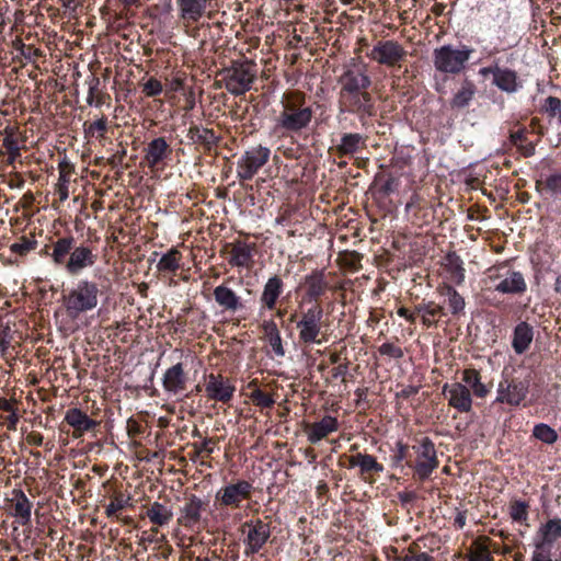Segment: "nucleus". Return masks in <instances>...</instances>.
Masks as SVG:
<instances>
[{
  "instance_id": "nucleus-57",
  "label": "nucleus",
  "mask_w": 561,
  "mask_h": 561,
  "mask_svg": "<svg viewBox=\"0 0 561 561\" xmlns=\"http://www.w3.org/2000/svg\"><path fill=\"white\" fill-rule=\"evenodd\" d=\"M5 425L9 431H16V426L19 423V414L16 409H13L9 412V415L5 416Z\"/></svg>"
},
{
  "instance_id": "nucleus-50",
  "label": "nucleus",
  "mask_w": 561,
  "mask_h": 561,
  "mask_svg": "<svg viewBox=\"0 0 561 561\" xmlns=\"http://www.w3.org/2000/svg\"><path fill=\"white\" fill-rule=\"evenodd\" d=\"M213 440L209 438H205L201 444L194 443L192 446L195 450L196 457H208L213 454L214 448L210 446Z\"/></svg>"
},
{
  "instance_id": "nucleus-10",
  "label": "nucleus",
  "mask_w": 561,
  "mask_h": 561,
  "mask_svg": "<svg viewBox=\"0 0 561 561\" xmlns=\"http://www.w3.org/2000/svg\"><path fill=\"white\" fill-rule=\"evenodd\" d=\"M412 449L415 454V462L409 466L414 468L419 479L425 480L438 467L435 446L430 438L423 437Z\"/></svg>"
},
{
  "instance_id": "nucleus-8",
  "label": "nucleus",
  "mask_w": 561,
  "mask_h": 561,
  "mask_svg": "<svg viewBox=\"0 0 561 561\" xmlns=\"http://www.w3.org/2000/svg\"><path fill=\"white\" fill-rule=\"evenodd\" d=\"M271 150L264 146H255L247 150L237 163V175L242 181H250L270 160Z\"/></svg>"
},
{
  "instance_id": "nucleus-22",
  "label": "nucleus",
  "mask_w": 561,
  "mask_h": 561,
  "mask_svg": "<svg viewBox=\"0 0 561 561\" xmlns=\"http://www.w3.org/2000/svg\"><path fill=\"white\" fill-rule=\"evenodd\" d=\"M172 150L163 137L152 139L145 149V160L150 169H154L162 163Z\"/></svg>"
},
{
  "instance_id": "nucleus-34",
  "label": "nucleus",
  "mask_w": 561,
  "mask_h": 561,
  "mask_svg": "<svg viewBox=\"0 0 561 561\" xmlns=\"http://www.w3.org/2000/svg\"><path fill=\"white\" fill-rule=\"evenodd\" d=\"M539 536L541 540L539 545H541V547L557 541L561 538V519H549L546 524L541 525L539 528Z\"/></svg>"
},
{
  "instance_id": "nucleus-2",
  "label": "nucleus",
  "mask_w": 561,
  "mask_h": 561,
  "mask_svg": "<svg viewBox=\"0 0 561 561\" xmlns=\"http://www.w3.org/2000/svg\"><path fill=\"white\" fill-rule=\"evenodd\" d=\"M340 83L342 102L348 104L352 111L370 112L371 98L366 91L370 79L364 71L347 70L341 76Z\"/></svg>"
},
{
  "instance_id": "nucleus-48",
  "label": "nucleus",
  "mask_w": 561,
  "mask_h": 561,
  "mask_svg": "<svg viewBox=\"0 0 561 561\" xmlns=\"http://www.w3.org/2000/svg\"><path fill=\"white\" fill-rule=\"evenodd\" d=\"M380 355L388 356L390 358L399 359L403 357V351L400 346L393 343H383L378 348Z\"/></svg>"
},
{
  "instance_id": "nucleus-44",
  "label": "nucleus",
  "mask_w": 561,
  "mask_h": 561,
  "mask_svg": "<svg viewBox=\"0 0 561 561\" xmlns=\"http://www.w3.org/2000/svg\"><path fill=\"white\" fill-rule=\"evenodd\" d=\"M399 561H435L434 557L425 551L417 550L414 546H410L403 550L398 558Z\"/></svg>"
},
{
  "instance_id": "nucleus-64",
  "label": "nucleus",
  "mask_w": 561,
  "mask_h": 561,
  "mask_svg": "<svg viewBox=\"0 0 561 561\" xmlns=\"http://www.w3.org/2000/svg\"><path fill=\"white\" fill-rule=\"evenodd\" d=\"M13 409H15V408H14V404L11 401H9L7 399H0V410L5 411V412L9 413Z\"/></svg>"
},
{
  "instance_id": "nucleus-14",
  "label": "nucleus",
  "mask_w": 561,
  "mask_h": 561,
  "mask_svg": "<svg viewBox=\"0 0 561 561\" xmlns=\"http://www.w3.org/2000/svg\"><path fill=\"white\" fill-rule=\"evenodd\" d=\"M443 394L447 398L449 407L461 413H468L472 409V394L462 382H454L443 387Z\"/></svg>"
},
{
  "instance_id": "nucleus-60",
  "label": "nucleus",
  "mask_w": 561,
  "mask_h": 561,
  "mask_svg": "<svg viewBox=\"0 0 561 561\" xmlns=\"http://www.w3.org/2000/svg\"><path fill=\"white\" fill-rule=\"evenodd\" d=\"M263 330L266 335V339L274 336V334H279L276 323L272 320L265 321L263 323Z\"/></svg>"
},
{
  "instance_id": "nucleus-37",
  "label": "nucleus",
  "mask_w": 561,
  "mask_h": 561,
  "mask_svg": "<svg viewBox=\"0 0 561 561\" xmlns=\"http://www.w3.org/2000/svg\"><path fill=\"white\" fill-rule=\"evenodd\" d=\"M73 245V238H60L58 239L53 247V252L50 254L55 264H64L66 256L71 253V249Z\"/></svg>"
},
{
  "instance_id": "nucleus-11",
  "label": "nucleus",
  "mask_w": 561,
  "mask_h": 561,
  "mask_svg": "<svg viewBox=\"0 0 561 561\" xmlns=\"http://www.w3.org/2000/svg\"><path fill=\"white\" fill-rule=\"evenodd\" d=\"M253 486L245 480H238L220 488L215 494V503L221 507L240 508L242 502L252 495Z\"/></svg>"
},
{
  "instance_id": "nucleus-26",
  "label": "nucleus",
  "mask_w": 561,
  "mask_h": 561,
  "mask_svg": "<svg viewBox=\"0 0 561 561\" xmlns=\"http://www.w3.org/2000/svg\"><path fill=\"white\" fill-rule=\"evenodd\" d=\"M527 285L520 272L510 271L503 279L495 285V290L502 294L518 295L526 291Z\"/></svg>"
},
{
  "instance_id": "nucleus-16",
  "label": "nucleus",
  "mask_w": 561,
  "mask_h": 561,
  "mask_svg": "<svg viewBox=\"0 0 561 561\" xmlns=\"http://www.w3.org/2000/svg\"><path fill=\"white\" fill-rule=\"evenodd\" d=\"M209 4L210 0H176L179 18L185 25L197 23Z\"/></svg>"
},
{
  "instance_id": "nucleus-25",
  "label": "nucleus",
  "mask_w": 561,
  "mask_h": 561,
  "mask_svg": "<svg viewBox=\"0 0 561 561\" xmlns=\"http://www.w3.org/2000/svg\"><path fill=\"white\" fill-rule=\"evenodd\" d=\"M65 421L75 430L77 437L96 426V422L78 408L69 409L65 414Z\"/></svg>"
},
{
  "instance_id": "nucleus-63",
  "label": "nucleus",
  "mask_w": 561,
  "mask_h": 561,
  "mask_svg": "<svg viewBox=\"0 0 561 561\" xmlns=\"http://www.w3.org/2000/svg\"><path fill=\"white\" fill-rule=\"evenodd\" d=\"M455 525L458 527V528H463L465 525H466V514L465 512H458L457 515L455 516Z\"/></svg>"
},
{
  "instance_id": "nucleus-13",
  "label": "nucleus",
  "mask_w": 561,
  "mask_h": 561,
  "mask_svg": "<svg viewBox=\"0 0 561 561\" xmlns=\"http://www.w3.org/2000/svg\"><path fill=\"white\" fill-rule=\"evenodd\" d=\"M188 375L182 362L169 367L162 376V388L170 396H180L186 388Z\"/></svg>"
},
{
  "instance_id": "nucleus-62",
  "label": "nucleus",
  "mask_w": 561,
  "mask_h": 561,
  "mask_svg": "<svg viewBox=\"0 0 561 561\" xmlns=\"http://www.w3.org/2000/svg\"><path fill=\"white\" fill-rule=\"evenodd\" d=\"M398 314L400 317H403L405 318L408 321L410 322H414L415 321V316L414 313L410 312L407 308L404 307H401L398 309Z\"/></svg>"
},
{
  "instance_id": "nucleus-39",
  "label": "nucleus",
  "mask_w": 561,
  "mask_h": 561,
  "mask_svg": "<svg viewBox=\"0 0 561 561\" xmlns=\"http://www.w3.org/2000/svg\"><path fill=\"white\" fill-rule=\"evenodd\" d=\"M251 261V250L244 243H237L230 252L229 263L233 266L244 267Z\"/></svg>"
},
{
  "instance_id": "nucleus-19",
  "label": "nucleus",
  "mask_w": 561,
  "mask_h": 561,
  "mask_svg": "<svg viewBox=\"0 0 561 561\" xmlns=\"http://www.w3.org/2000/svg\"><path fill=\"white\" fill-rule=\"evenodd\" d=\"M302 286L306 288L304 301L308 300L318 304L319 298L327 291L329 283L323 271L316 270L305 276Z\"/></svg>"
},
{
  "instance_id": "nucleus-17",
  "label": "nucleus",
  "mask_w": 561,
  "mask_h": 561,
  "mask_svg": "<svg viewBox=\"0 0 561 561\" xmlns=\"http://www.w3.org/2000/svg\"><path fill=\"white\" fill-rule=\"evenodd\" d=\"M33 504L22 490H13L10 514L21 526H27L32 518Z\"/></svg>"
},
{
  "instance_id": "nucleus-3",
  "label": "nucleus",
  "mask_w": 561,
  "mask_h": 561,
  "mask_svg": "<svg viewBox=\"0 0 561 561\" xmlns=\"http://www.w3.org/2000/svg\"><path fill=\"white\" fill-rule=\"evenodd\" d=\"M221 75L226 90L232 95H242L251 89L256 78V64L248 59L233 61Z\"/></svg>"
},
{
  "instance_id": "nucleus-33",
  "label": "nucleus",
  "mask_w": 561,
  "mask_h": 561,
  "mask_svg": "<svg viewBox=\"0 0 561 561\" xmlns=\"http://www.w3.org/2000/svg\"><path fill=\"white\" fill-rule=\"evenodd\" d=\"M476 95V87L471 81H465L450 101L451 108L467 107Z\"/></svg>"
},
{
  "instance_id": "nucleus-9",
  "label": "nucleus",
  "mask_w": 561,
  "mask_h": 561,
  "mask_svg": "<svg viewBox=\"0 0 561 561\" xmlns=\"http://www.w3.org/2000/svg\"><path fill=\"white\" fill-rule=\"evenodd\" d=\"M529 380L519 378H503L497 386L495 402L518 407L527 398Z\"/></svg>"
},
{
  "instance_id": "nucleus-21",
  "label": "nucleus",
  "mask_w": 561,
  "mask_h": 561,
  "mask_svg": "<svg viewBox=\"0 0 561 561\" xmlns=\"http://www.w3.org/2000/svg\"><path fill=\"white\" fill-rule=\"evenodd\" d=\"M96 256L88 247L75 248L68 261L66 262V270L71 275L79 274L82 270L92 266L95 263Z\"/></svg>"
},
{
  "instance_id": "nucleus-41",
  "label": "nucleus",
  "mask_w": 561,
  "mask_h": 561,
  "mask_svg": "<svg viewBox=\"0 0 561 561\" xmlns=\"http://www.w3.org/2000/svg\"><path fill=\"white\" fill-rule=\"evenodd\" d=\"M188 137L193 142L211 145L216 141V136L211 129L193 126L188 129Z\"/></svg>"
},
{
  "instance_id": "nucleus-51",
  "label": "nucleus",
  "mask_w": 561,
  "mask_h": 561,
  "mask_svg": "<svg viewBox=\"0 0 561 561\" xmlns=\"http://www.w3.org/2000/svg\"><path fill=\"white\" fill-rule=\"evenodd\" d=\"M33 248V242H31L26 238H22L19 242H15L10 245L11 252L19 254L21 256L28 253Z\"/></svg>"
},
{
  "instance_id": "nucleus-4",
  "label": "nucleus",
  "mask_w": 561,
  "mask_h": 561,
  "mask_svg": "<svg viewBox=\"0 0 561 561\" xmlns=\"http://www.w3.org/2000/svg\"><path fill=\"white\" fill-rule=\"evenodd\" d=\"M98 285L89 280H80L77 286L64 298L67 314L78 318L81 313L93 310L98 306Z\"/></svg>"
},
{
  "instance_id": "nucleus-30",
  "label": "nucleus",
  "mask_w": 561,
  "mask_h": 561,
  "mask_svg": "<svg viewBox=\"0 0 561 561\" xmlns=\"http://www.w3.org/2000/svg\"><path fill=\"white\" fill-rule=\"evenodd\" d=\"M534 337L533 328L526 323L520 322L516 325L513 334L512 346L516 354L525 353L530 346Z\"/></svg>"
},
{
  "instance_id": "nucleus-18",
  "label": "nucleus",
  "mask_w": 561,
  "mask_h": 561,
  "mask_svg": "<svg viewBox=\"0 0 561 561\" xmlns=\"http://www.w3.org/2000/svg\"><path fill=\"white\" fill-rule=\"evenodd\" d=\"M205 503L196 495H191L180 510L179 523L185 527H195L199 524Z\"/></svg>"
},
{
  "instance_id": "nucleus-45",
  "label": "nucleus",
  "mask_w": 561,
  "mask_h": 561,
  "mask_svg": "<svg viewBox=\"0 0 561 561\" xmlns=\"http://www.w3.org/2000/svg\"><path fill=\"white\" fill-rule=\"evenodd\" d=\"M510 515L514 522L525 524L528 518V504L523 501H515L510 506Z\"/></svg>"
},
{
  "instance_id": "nucleus-7",
  "label": "nucleus",
  "mask_w": 561,
  "mask_h": 561,
  "mask_svg": "<svg viewBox=\"0 0 561 561\" xmlns=\"http://www.w3.org/2000/svg\"><path fill=\"white\" fill-rule=\"evenodd\" d=\"M240 531L245 557L257 554L271 537L270 524L260 518L243 523Z\"/></svg>"
},
{
  "instance_id": "nucleus-56",
  "label": "nucleus",
  "mask_w": 561,
  "mask_h": 561,
  "mask_svg": "<svg viewBox=\"0 0 561 561\" xmlns=\"http://www.w3.org/2000/svg\"><path fill=\"white\" fill-rule=\"evenodd\" d=\"M267 341L276 356H285V350L283 347L280 333L274 334V336L268 337Z\"/></svg>"
},
{
  "instance_id": "nucleus-36",
  "label": "nucleus",
  "mask_w": 561,
  "mask_h": 561,
  "mask_svg": "<svg viewBox=\"0 0 561 561\" xmlns=\"http://www.w3.org/2000/svg\"><path fill=\"white\" fill-rule=\"evenodd\" d=\"M181 260V252L176 248H171L157 263V270L159 272L175 273L180 267Z\"/></svg>"
},
{
  "instance_id": "nucleus-27",
  "label": "nucleus",
  "mask_w": 561,
  "mask_h": 561,
  "mask_svg": "<svg viewBox=\"0 0 561 561\" xmlns=\"http://www.w3.org/2000/svg\"><path fill=\"white\" fill-rule=\"evenodd\" d=\"M348 467H358L360 474L379 473L383 471V466L377 461V459L368 454L358 453L348 457Z\"/></svg>"
},
{
  "instance_id": "nucleus-28",
  "label": "nucleus",
  "mask_w": 561,
  "mask_h": 561,
  "mask_svg": "<svg viewBox=\"0 0 561 561\" xmlns=\"http://www.w3.org/2000/svg\"><path fill=\"white\" fill-rule=\"evenodd\" d=\"M493 84L501 91L506 93H514L519 88L518 77L516 71L508 68H496Z\"/></svg>"
},
{
  "instance_id": "nucleus-55",
  "label": "nucleus",
  "mask_w": 561,
  "mask_h": 561,
  "mask_svg": "<svg viewBox=\"0 0 561 561\" xmlns=\"http://www.w3.org/2000/svg\"><path fill=\"white\" fill-rule=\"evenodd\" d=\"M547 113L551 116H556L561 112V101L556 96H548L545 104Z\"/></svg>"
},
{
  "instance_id": "nucleus-40",
  "label": "nucleus",
  "mask_w": 561,
  "mask_h": 561,
  "mask_svg": "<svg viewBox=\"0 0 561 561\" xmlns=\"http://www.w3.org/2000/svg\"><path fill=\"white\" fill-rule=\"evenodd\" d=\"M468 561H493V557L484 540H474L467 553Z\"/></svg>"
},
{
  "instance_id": "nucleus-42",
  "label": "nucleus",
  "mask_w": 561,
  "mask_h": 561,
  "mask_svg": "<svg viewBox=\"0 0 561 561\" xmlns=\"http://www.w3.org/2000/svg\"><path fill=\"white\" fill-rule=\"evenodd\" d=\"M129 501L130 499L124 496L122 493L114 494L111 502L105 506V515L108 518L117 517V512L128 506Z\"/></svg>"
},
{
  "instance_id": "nucleus-12",
  "label": "nucleus",
  "mask_w": 561,
  "mask_h": 561,
  "mask_svg": "<svg viewBox=\"0 0 561 561\" xmlns=\"http://www.w3.org/2000/svg\"><path fill=\"white\" fill-rule=\"evenodd\" d=\"M368 56L381 65L391 67L404 58L405 50L394 41H381L374 46Z\"/></svg>"
},
{
  "instance_id": "nucleus-1",
  "label": "nucleus",
  "mask_w": 561,
  "mask_h": 561,
  "mask_svg": "<svg viewBox=\"0 0 561 561\" xmlns=\"http://www.w3.org/2000/svg\"><path fill=\"white\" fill-rule=\"evenodd\" d=\"M313 117V110L307 105L306 98L300 92L284 94L282 111L275 118V133L299 134L306 129Z\"/></svg>"
},
{
  "instance_id": "nucleus-20",
  "label": "nucleus",
  "mask_w": 561,
  "mask_h": 561,
  "mask_svg": "<svg viewBox=\"0 0 561 561\" xmlns=\"http://www.w3.org/2000/svg\"><path fill=\"white\" fill-rule=\"evenodd\" d=\"M339 430V422L334 416L324 415L319 422L308 424L305 428L307 439L311 444H317L331 433Z\"/></svg>"
},
{
  "instance_id": "nucleus-49",
  "label": "nucleus",
  "mask_w": 561,
  "mask_h": 561,
  "mask_svg": "<svg viewBox=\"0 0 561 561\" xmlns=\"http://www.w3.org/2000/svg\"><path fill=\"white\" fill-rule=\"evenodd\" d=\"M142 92L150 98L159 95L162 92V83L156 78H150L144 83Z\"/></svg>"
},
{
  "instance_id": "nucleus-38",
  "label": "nucleus",
  "mask_w": 561,
  "mask_h": 561,
  "mask_svg": "<svg viewBox=\"0 0 561 561\" xmlns=\"http://www.w3.org/2000/svg\"><path fill=\"white\" fill-rule=\"evenodd\" d=\"M363 144V137L359 134H345L341 142L337 145L336 150L340 156L352 154L356 152Z\"/></svg>"
},
{
  "instance_id": "nucleus-29",
  "label": "nucleus",
  "mask_w": 561,
  "mask_h": 561,
  "mask_svg": "<svg viewBox=\"0 0 561 561\" xmlns=\"http://www.w3.org/2000/svg\"><path fill=\"white\" fill-rule=\"evenodd\" d=\"M462 383L469 388L471 394L477 398H485L490 392L489 387L482 382L480 373L474 368H466L461 376Z\"/></svg>"
},
{
  "instance_id": "nucleus-6",
  "label": "nucleus",
  "mask_w": 561,
  "mask_h": 561,
  "mask_svg": "<svg viewBox=\"0 0 561 561\" xmlns=\"http://www.w3.org/2000/svg\"><path fill=\"white\" fill-rule=\"evenodd\" d=\"M472 49L463 46L460 49L450 45L436 48L433 53V61L437 71L444 73H459L465 69L470 59Z\"/></svg>"
},
{
  "instance_id": "nucleus-53",
  "label": "nucleus",
  "mask_w": 561,
  "mask_h": 561,
  "mask_svg": "<svg viewBox=\"0 0 561 561\" xmlns=\"http://www.w3.org/2000/svg\"><path fill=\"white\" fill-rule=\"evenodd\" d=\"M106 129H107V121L104 116H102L101 118H99L95 122H93L92 124H90V126L88 127V133L92 136L95 133H98L100 137H103Z\"/></svg>"
},
{
  "instance_id": "nucleus-43",
  "label": "nucleus",
  "mask_w": 561,
  "mask_h": 561,
  "mask_svg": "<svg viewBox=\"0 0 561 561\" xmlns=\"http://www.w3.org/2000/svg\"><path fill=\"white\" fill-rule=\"evenodd\" d=\"M533 435L546 444H553L558 438L557 432L545 423L535 425Z\"/></svg>"
},
{
  "instance_id": "nucleus-35",
  "label": "nucleus",
  "mask_w": 561,
  "mask_h": 561,
  "mask_svg": "<svg viewBox=\"0 0 561 561\" xmlns=\"http://www.w3.org/2000/svg\"><path fill=\"white\" fill-rule=\"evenodd\" d=\"M442 296L447 298V305L450 312L455 316L460 314L466 306L463 297L451 286L444 285L438 288Z\"/></svg>"
},
{
  "instance_id": "nucleus-58",
  "label": "nucleus",
  "mask_w": 561,
  "mask_h": 561,
  "mask_svg": "<svg viewBox=\"0 0 561 561\" xmlns=\"http://www.w3.org/2000/svg\"><path fill=\"white\" fill-rule=\"evenodd\" d=\"M530 561H552L550 553L542 549L541 545H537Z\"/></svg>"
},
{
  "instance_id": "nucleus-23",
  "label": "nucleus",
  "mask_w": 561,
  "mask_h": 561,
  "mask_svg": "<svg viewBox=\"0 0 561 561\" xmlns=\"http://www.w3.org/2000/svg\"><path fill=\"white\" fill-rule=\"evenodd\" d=\"M214 299L219 307L229 312H236L243 307L241 297L226 283L215 287Z\"/></svg>"
},
{
  "instance_id": "nucleus-52",
  "label": "nucleus",
  "mask_w": 561,
  "mask_h": 561,
  "mask_svg": "<svg viewBox=\"0 0 561 561\" xmlns=\"http://www.w3.org/2000/svg\"><path fill=\"white\" fill-rule=\"evenodd\" d=\"M2 146L4 147L7 153L12 152L14 154L16 151H21L20 141L13 133L5 135Z\"/></svg>"
},
{
  "instance_id": "nucleus-59",
  "label": "nucleus",
  "mask_w": 561,
  "mask_h": 561,
  "mask_svg": "<svg viewBox=\"0 0 561 561\" xmlns=\"http://www.w3.org/2000/svg\"><path fill=\"white\" fill-rule=\"evenodd\" d=\"M25 439L28 445L41 446L43 444L44 437L38 432H31L26 435Z\"/></svg>"
},
{
  "instance_id": "nucleus-61",
  "label": "nucleus",
  "mask_w": 561,
  "mask_h": 561,
  "mask_svg": "<svg viewBox=\"0 0 561 561\" xmlns=\"http://www.w3.org/2000/svg\"><path fill=\"white\" fill-rule=\"evenodd\" d=\"M496 68H500V66L497 64L493 65V66H490V67H483L479 70V73L482 76V77H488L489 75H492L493 78L495 77V69Z\"/></svg>"
},
{
  "instance_id": "nucleus-47",
  "label": "nucleus",
  "mask_w": 561,
  "mask_h": 561,
  "mask_svg": "<svg viewBox=\"0 0 561 561\" xmlns=\"http://www.w3.org/2000/svg\"><path fill=\"white\" fill-rule=\"evenodd\" d=\"M69 182L70 180L68 173L60 171L58 182L56 184V190L61 202H65L69 197Z\"/></svg>"
},
{
  "instance_id": "nucleus-5",
  "label": "nucleus",
  "mask_w": 561,
  "mask_h": 561,
  "mask_svg": "<svg viewBox=\"0 0 561 561\" xmlns=\"http://www.w3.org/2000/svg\"><path fill=\"white\" fill-rule=\"evenodd\" d=\"M323 308L320 304H313L304 310L296 322L299 342L305 345L322 343Z\"/></svg>"
},
{
  "instance_id": "nucleus-24",
  "label": "nucleus",
  "mask_w": 561,
  "mask_h": 561,
  "mask_svg": "<svg viewBox=\"0 0 561 561\" xmlns=\"http://www.w3.org/2000/svg\"><path fill=\"white\" fill-rule=\"evenodd\" d=\"M283 280L279 276L274 275L267 279L263 287L260 297V302L263 308L273 310L276 307L277 300L283 293Z\"/></svg>"
},
{
  "instance_id": "nucleus-54",
  "label": "nucleus",
  "mask_w": 561,
  "mask_h": 561,
  "mask_svg": "<svg viewBox=\"0 0 561 561\" xmlns=\"http://www.w3.org/2000/svg\"><path fill=\"white\" fill-rule=\"evenodd\" d=\"M408 446L402 443H398L396 447V451L391 458L393 467H400L402 461L407 458Z\"/></svg>"
},
{
  "instance_id": "nucleus-32",
  "label": "nucleus",
  "mask_w": 561,
  "mask_h": 561,
  "mask_svg": "<svg viewBox=\"0 0 561 561\" xmlns=\"http://www.w3.org/2000/svg\"><path fill=\"white\" fill-rule=\"evenodd\" d=\"M147 517L157 526H165L173 518V512L160 502H153L147 510Z\"/></svg>"
},
{
  "instance_id": "nucleus-46",
  "label": "nucleus",
  "mask_w": 561,
  "mask_h": 561,
  "mask_svg": "<svg viewBox=\"0 0 561 561\" xmlns=\"http://www.w3.org/2000/svg\"><path fill=\"white\" fill-rule=\"evenodd\" d=\"M250 398L253 403L260 408H271L274 404V399L272 396L263 392L260 389L253 390Z\"/></svg>"
},
{
  "instance_id": "nucleus-15",
  "label": "nucleus",
  "mask_w": 561,
  "mask_h": 561,
  "mask_svg": "<svg viewBox=\"0 0 561 561\" xmlns=\"http://www.w3.org/2000/svg\"><path fill=\"white\" fill-rule=\"evenodd\" d=\"M236 391L230 380L221 375L210 374L207 377L205 392L209 400L229 402Z\"/></svg>"
},
{
  "instance_id": "nucleus-31",
  "label": "nucleus",
  "mask_w": 561,
  "mask_h": 561,
  "mask_svg": "<svg viewBox=\"0 0 561 561\" xmlns=\"http://www.w3.org/2000/svg\"><path fill=\"white\" fill-rule=\"evenodd\" d=\"M415 311L421 314L423 324L428 328L436 324L437 317L440 318L446 314L445 309L434 301L417 305Z\"/></svg>"
}]
</instances>
